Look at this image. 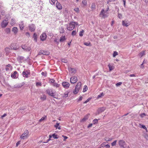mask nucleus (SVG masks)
<instances>
[{
    "mask_svg": "<svg viewBox=\"0 0 148 148\" xmlns=\"http://www.w3.org/2000/svg\"><path fill=\"white\" fill-rule=\"evenodd\" d=\"M77 23L74 22H71L69 25H66V28L69 31H71L75 28V24Z\"/></svg>",
    "mask_w": 148,
    "mask_h": 148,
    "instance_id": "obj_1",
    "label": "nucleus"
},
{
    "mask_svg": "<svg viewBox=\"0 0 148 148\" xmlns=\"http://www.w3.org/2000/svg\"><path fill=\"white\" fill-rule=\"evenodd\" d=\"M12 45H13V44H11V47L10 48H8V47L6 48L5 49V50L6 52V55L7 56H8L9 55V53L11 52V50L12 49L14 50H16L18 49L16 47H12L13 46Z\"/></svg>",
    "mask_w": 148,
    "mask_h": 148,
    "instance_id": "obj_2",
    "label": "nucleus"
},
{
    "mask_svg": "<svg viewBox=\"0 0 148 148\" xmlns=\"http://www.w3.org/2000/svg\"><path fill=\"white\" fill-rule=\"evenodd\" d=\"M29 132L27 130H25L21 136L20 138L23 139H26L28 137Z\"/></svg>",
    "mask_w": 148,
    "mask_h": 148,
    "instance_id": "obj_3",
    "label": "nucleus"
},
{
    "mask_svg": "<svg viewBox=\"0 0 148 148\" xmlns=\"http://www.w3.org/2000/svg\"><path fill=\"white\" fill-rule=\"evenodd\" d=\"M46 92L49 95L53 97L54 98H56V95L54 94L55 92H53L52 89H47L46 90Z\"/></svg>",
    "mask_w": 148,
    "mask_h": 148,
    "instance_id": "obj_4",
    "label": "nucleus"
},
{
    "mask_svg": "<svg viewBox=\"0 0 148 148\" xmlns=\"http://www.w3.org/2000/svg\"><path fill=\"white\" fill-rule=\"evenodd\" d=\"M119 145L122 147L125 148V142L123 140H120L119 141Z\"/></svg>",
    "mask_w": 148,
    "mask_h": 148,
    "instance_id": "obj_5",
    "label": "nucleus"
},
{
    "mask_svg": "<svg viewBox=\"0 0 148 148\" xmlns=\"http://www.w3.org/2000/svg\"><path fill=\"white\" fill-rule=\"evenodd\" d=\"M62 85L63 87L65 89H68L69 88L70 84L67 82H63L62 83Z\"/></svg>",
    "mask_w": 148,
    "mask_h": 148,
    "instance_id": "obj_6",
    "label": "nucleus"
},
{
    "mask_svg": "<svg viewBox=\"0 0 148 148\" xmlns=\"http://www.w3.org/2000/svg\"><path fill=\"white\" fill-rule=\"evenodd\" d=\"M77 80V77L75 76H73L70 78V82L72 84H74L76 83Z\"/></svg>",
    "mask_w": 148,
    "mask_h": 148,
    "instance_id": "obj_7",
    "label": "nucleus"
},
{
    "mask_svg": "<svg viewBox=\"0 0 148 148\" xmlns=\"http://www.w3.org/2000/svg\"><path fill=\"white\" fill-rule=\"evenodd\" d=\"M49 54V52L46 51L41 50L40 51L38 55L43 54L44 55H48Z\"/></svg>",
    "mask_w": 148,
    "mask_h": 148,
    "instance_id": "obj_8",
    "label": "nucleus"
},
{
    "mask_svg": "<svg viewBox=\"0 0 148 148\" xmlns=\"http://www.w3.org/2000/svg\"><path fill=\"white\" fill-rule=\"evenodd\" d=\"M68 69L70 73L72 74H74L76 73V70L75 69L69 67L68 68Z\"/></svg>",
    "mask_w": 148,
    "mask_h": 148,
    "instance_id": "obj_9",
    "label": "nucleus"
},
{
    "mask_svg": "<svg viewBox=\"0 0 148 148\" xmlns=\"http://www.w3.org/2000/svg\"><path fill=\"white\" fill-rule=\"evenodd\" d=\"M29 30L32 32L34 31L35 29V25L33 24L29 25Z\"/></svg>",
    "mask_w": 148,
    "mask_h": 148,
    "instance_id": "obj_10",
    "label": "nucleus"
},
{
    "mask_svg": "<svg viewBox=\"0 0 148 148\" xmlns=\"http://www.w3.org/2000/svg\"><path fill=\"white\" fill-rule=\"evenodd\" d=\"M47 35L45 33H43L40 36V39L42 41L45 40L46 38Z\"/></svg>",
    "mask_w": 148,
    "mask_h": 148,
    "instance_id": "obj_11",
    "label": "nucleus"
},
{
    "mask_svg": "<svg viewBox=\"0 0 148 148\" xmlns=\"http://www.w3.org/2000/svg\"><path fill=\"white\" fill-rule=\"evenodd\" d=\"M22 47L25 51H29L30 50L31 48L30 47H27L24 45H22Z\"/></svg>",
    "mask_w": 148,
    "mask_h": 148,
    "instance_id": "obj_12",
    "label": "nucleus"
},
{
    "mask_svg": "<svg viewBox=\"0 0 148 148\" xmlns=\"http://www.w3.org/2000/svg\"><path fill=\"white\" fill-rule=\"evenodd\" d=\"M106 109L105 107H102L99 108L97 110L98 113H101L103 112Z\"/></svg>",
    "mask_w": 148,
    "mask_h": 148,
    "instance_id": "obj_13",
    "label": "nucleus"
},
{
    "mask_svg": "<svg viewBox=\"0 0 148 148\" xmlns=\"http://www.w3.org/2000/svg\"><path fill=\"white\" fill-rule=\"evenodd\" d=\"M122 24L123 26L125 27H127L130 25V23H128V21H123Z\"/></svg>",
    "mask_w": 148,
    "mask_h": 148,
    "instance_id": "obj_14",
    "label": "nucleus"
},
{
    "mask_svg": "<svg viewBox=\"0 0 148 148\" xmlns=\"http://www.w3.org/2000/svg\"><path fill=\"white\" fill-rule=\"evenodd\" d=\"M81 82H79L77 83V85L76 86L75 88L79 90L81 88Z\"/></svg>",
    "mask_w": 148,
    "mask_h": 148,
    "instance_id": "obj_15",
    "label": "nucleus"
},
{
    "mask_svg": "<svg viewBox=\"0 0 148 148\" xmlns=\"http://www.w3.org/2000/svg\"><path fill=\"white\" fill-rule=\"evenodd\" d=\"M56 7L59 10H61L62 9V7L61 4L58 1L56 3Z\"/></svg>",
    "mask_w": 148,
    "mask_h": 148,
    "instance_id": "obj_16",
    "label": "nucleus"
},
{
    "mask_svg": "<svg viewBox=\"0 0 148 148\" xmlns=\"http://www.w3.org/2000/svg\"><path fill=\"white\" fill-rule=\"evenodd\" d=\"M8 22H5L3 21V22L1 23V26L2 28H4L6 27L8 25Z\"/></svg>",
    "mask_w": 148,
    "mask_h": 148,
    "instance_id": "obj_17",
    "label": "nucleus"
},
{
    "mask_svg": "<svg viewBox=\"0 0 148 148\" xmlns=\"http://www.w3.org/2000/svg\"><path fill=\"white\" fill-rule=\"evenodd\" d=\"M104 9H102L100 14V15H102V16L103 18H105V17H107V16L104 13Z\"/></svg>",
    "mask_w": 148,
    "mask_h": 148,
    "instance_id": "obj_18",
    "label": "nucleus"
},
{
    "mask_svg": "<svg viewBox=\"0 0 148 148\" xmlns=\"http://www.w3.org/2000/svg\"><path fill=\"white\" fill-rule=\"evenodd\" d=\"M24 59V57L22 56H19L17 58L18 60L21 63L23 61Z\"/></svg>",
    "mask_w": 148,
    "mask_h": 148,
    "instance_id": "obj_19",
    "label": "nucleus"
},
{
    "mask_svg": "<svg viewBox=\"0 0 148 148\" xmlns=\"http://www.w3.org/2000/svg\"><path fill=\"white\" fill-rule=\"evenodd\" d=\"M19 26L20 29L21 30H23L24 27V25L22 21L20 23Z\"/></svg>",
    "mask_w": 148,
    "mask_h": 148,
    "instance_id": "obj_20",
    "label": "nucleus"
},
{
    "mask_svg": "<svg viewBox=\"0 0 148 148\" xmlns=\"http://www.w3.org/2000/svg\"><path fill=\"white\" fill-rule=\"evenodd\" d=\"M51 138L53 137L54 139H57L59 137V136L58 134H53L52 135H51Z\"/></svg>",
    "mask_w": 148,
    "mask_h": 148,
    "instance_id": "obj_21",
    "label": "nucleus"
},
{
    "mask_svg": "<svg viewBox=\"0 0 148 148\" xmlns=\"http://www.w3.org/2000/svg\"><path fill=\"white\" fill-rule=\"evenodd\" d=\"M17 72L16 71L14 72V73H12L11 75V77H12L15 78L16 77V74H17Z\"/></svg>",
    "mask_w": 148,
    "mask_h": 148,
    "instance_id": "obj_22",
    "label": "nucleus"
},
{
    "mask_svg": "<svg viewBox=\"0 0 148 148\" xmlns=\"http://www.w3.org/2000/svg\"><path fill=\"white\" fill-rule=\"evenodd\" d=\"M29 74V73H26V72L25 71H23L22 73L23 76L26 77H28V75Z\"/></svg>",
    "mask_w": 148,
    "mask_h": 148,
    "instance_id": "obj_23",
    "label": "nucleus"
},
{
    "mask_svg": "<svg viewBox=\"0 0 148 148\" xmlns=\"http://www.w3.org/2000/svg\"><path fill=\"white\" fill-rule=\"evenodd\" d=\"M88 118V114L86 115L81 120V122H84Z\"/></svg>",
    "mask_w": 148,
    "mask_h": 148,
    "instance_id": "obj_24",
    "label": "nucleus"
},
{
    "mask_svg": "<svg viewBox=\"0 0 148 148\" xmlns=\"http://www.w3.org/2000/svg\"><path fill=\"white\" fill-rule=\"evenodd\" d=\"M33 38H34V40L35 42H36L37 41V35L36 33H34L33 35Z\"/></svg>",
    "mask_w": 148,
    "mask_h": 148,
    "instance_id": "obj_25",
    "label": "nucleus"
},
{
    "mask_svg": "<svg viewBox=\"0 0 148 148\" xmlns=\"http://www.w3.org/2000/svg\"><path fill=\"white\" fill-rule=\"evenodd\" d=\"M66 39L65 36H62L61 37L60 39V42H63Z\"/></svg>",
    "mask_w": 148,
    "mask_h": 148,
    "instance_id": "obj_26",
    "label": "nucleus"
},
{
    "mask_svg": "<svg viewBox=\"0 0 148 148\" xmlns=\"http://www.w3.org/2000/svg\"><path fill=\"white\" fill-rule=\"evenodd\" d=\"M18 29L17 27H14L12 28V31L15 34H16L18 32Z\"/></svg>",
    "mask_w": 148,
    "mask_h": 148,
    "instance_id": "obj_27",
    "label": "nucleus"
},
{
    "mask_svg": "<svg viewBox=\"0 0 148 148\" xmlns=\"http://www.w3.org/2000/svg\"><path fill=\"white\" fill-rule=\"evenodd\" d=\"M46 97L45 95H43L41 96L40 97V99L41 100L44 101L46 99Z\"/></svg>",
    "mask_w": 148,
    "mask_h": 148,
    "instance_id": "obj_28",
    "label": "nucleus"
},
{
    "mask_svg": "<svg viewBox=\"0 0 148 148\" xmlns=\"http://www.w3.org/2000/svg\"><path fill=\"white\" fill-rule=\"evenodd\" d=\"M69 93L68 92H65L63 95L62 97L65 98L67 97H68Z\"/></svg>",
    "mask_w": 148,
    "mask_h": 148,
    "instance_id": "obj_29",
    "label": "nucleus"
},
{
    "mask_svg": "<svg viewBox=\"0 0 148 148\" xmlns=\"http://www.w3.org/2000/svg\"><path fill=\"white\" fill-rule=\"evenodd\" d=\"M145 51H142L140 53L138 54V56L139 57L141 58L142 56H143L144 55H145Z\"/></svg>",
    "mask_w": 148,
    "mask_h": 148,
    "instance_id": "obj_30",
    "label": "nucleus"
},
{
    "mask_svg": "<svg viewBox=\"0 0 148 148\" xmlns=\"http://www.w3.org/2000/svg\"><path fill=\"white\" fill-rule=\"evenodd\" d=\"M65 32V30H64V28L62 27L60 28V33H64Z\"/></svg>",
    "mask_w": 148,
    "mask_h": 148,
    "instance_id": "obj_31",
    "label": "nucleus"
},
{
    "mask_svg": "<svg viewBox=\"0 0 148 148\" xmlns=\"http://www.w3.org/2000/svg\"><path fill=\"white\" fill-rule=\"evenodd\" d=\"M79 90L75 88V90L73 91V93L74 94H76L78 93Z\"/></svg>",
    "mask_w": 148,
    "mask_h": 148,
    "instance_id": "obj_32",
    "label": "nucleus"
},
{
    "mask_svg": "<svg viewBox=\"0 0 148 148\" xmlns=\"http://www.w3.org/2000/svg\"><path fill=\"white\" fill-rule=\"evenodd\" d=\"M110 71H112L114 69V67L113 65H108Z\"/></svg>",
    "mask_w": 148,
    "mask_h": 148,
    "instance_id": "obj_33",
    "label": "nucleus"
},
{
    "mask_svg": "<svg viewBox=\"0 0 148 148\" xmlns=\"http://www.w3.org/2000/svg\"><path fill=\"white\" fill-rule=\"evenodd\" d=\"M91 8L92 10H93L95 9V5L94 3H93L91 5Z\"/></svg>",
    "mask_w": 148,
    "mask_h": 148,
    "instance_id": "obj_34",
    "label": "nucleus"
},
{
    "mask_svg": "<svg viewBox=\"0 0 148 148\" xmlns=\"http://www.w3.org/2000/svg\"><path fill=\"white\" fill-rule=\"evenodd\" d=\"M105 140L106 141H110L112 140V139L108 137H106L104 138Z\"/></svg>",
    "mask_w": 148,
    "mask_h": 148,
    "instance_id": "obj_35",
    "label": "nucleus"
},
{
    "mask_svg": "<svg viewBox=\"0 0 148 148\" xmlns=\"http://www.w3.org/2000/svg\"><path fill=\"white\" fill-rule=\"evenodd\" d=\"M53 86H54L56 87H58L60 85L56 83H54L53 84Z\"/></svg>",
    "mask_w": 148,
    "mask_h": 148,
    "instance_id": "obj_36",
    "label": "nucleus"
},
{
    "mask_svg": "<svg viewBox=\"0 0 148 148\" xmlns=\"http://www.w3.org/2000/svg\"><path fill=\"white\" fill-rule=\"evenodd\" d=\"M104 95V94L103 93V92H102L98 96L97 98L99 99L100 98Z\"/></svg>",
    "mask_w": 148,
    "mask_h": 148,
    "instance_id": "obj_37",
    "label": "nucleus"
},
{
    "mask_svg": "<svg viewBox=\"0 0 148 148\" xmlns=\"http://www.w3.org/2000/svg\"><path fill=\"white\" fill-rule=\"evenodd\" d=\"M88 90V87L86 85H85L84 86L83 91L84 92H86Z\"/></svg>",
    "mask_w": 148,
    "mask_h": 148,
    "instance_id": "obj_38",
    "label": "nucleus"
},
{
    "mask_svg": "<svg viewBox=\"0 0 148 148\" xmlns=\"http://www.w3.org/2000/svg\"><path fill=\"white\" fill-rule=\"evenodd\" d=\"M47 117V116H44L43 117H42L41 119H40L39 121L40 122H41L42 121L45 120Z\"/></svg>",
    "mask_w": 148,
    "mask_h": 148,
    "instance_id": "obj_39",
    "label": "nucleus"
},
{
    "mask_svg": "<svg viewBox=\"0 0 148 148\" xmlns=\"http://www.w3.org/2000/svg\"><path fill=\"white\" fill-rule=\"evenodd\" d=\"M10 24L12 25H13L14 24V19L12 18V19Z\"/></svg>",
    "mask_w": 148,
    "mask_h": 148,
    "instance_id": "obj_40",
    "label": "nucleus"
},
{
    "mask_svg": "<svg viewBox=\"0 0 148 148\" xmlns=\"http://www.w3.org/2000/svg\"><path fill=\"white\" fill-rule=\"evenodd\" d=\"M84 44L86 46H89L90 45V43L89 42H84Z\"/></svg>",
    "mask_w": 148,
    "mask_h": 148,
    "instance_id": "obj_41",
    "label": "nucleus"
},
{
    "mask_svg": "<svg viewBox=\"0 0 148 148\" xmlns=\"http://www.w3.org/2000/svg\"><path fill=\"white\" fill-rule=\"evenodd\" d=\"M98 122V120L97 119H94L93 121V123L94 124L97 123Z\"/></svg>",
    "mask_w": 148,
    "mask_h": 148,
    "instance_id": "obj_42",
    "label": "nucleus"
},
{
    "mask_svg": "<svg viewBox=\"0 0 148 148\" xmlns=\"http://www.w3.org/2000/svg\"><path fill=\"white\" fill-rule=\"evenodd\" d=\"M41 83L40 82H36V86H41Z\"/></svg>",
    "mask_w": 148,
    "mask_h": 148,
    "instance_id": "obj_43",
    "label": "nucleus"
},
{
    "mask_svg": "<svg viewBox=\"0 0 148 148\" xmlns=\"http://www.w3.org/2000/svg\"><path fill=\"white\" fill-rule=\"evenodd\" d=\"M116 142H117V140H115L114 142H113L112 143H111L112 146H115L116 145Z\"/></svg>",
    "mask_w": 148,
    "mask_h": 148,
    "instance_id": "obj_44",
    "label": "nucleus"
},
{
    "mask_svg": "<svg viewBox=\"0 0 148 148\" xmlns=\"http://www.w3.org/2000/svg\"><path fill=\"white\" fill-rule=\"evenodd\" d=\"M84 32V31L83 30H82L81 31H80L79 32V36H82L83 35V33Z\"/></svg>",
    "mask_w": 148,
    "mask_h": 148,
    "instance_id": "obj_45",
    "label": "nucleus"
},
{
    "mask_svg": "<svg viewBox=\"0 0 148 148\" xmlns=\"http://www.w3.org/2000/svg\"><path fill=\"white\" fill-rule=\"evenodd\" d=\"M118 53L116 52V51H114V53L113 54V56L114 57H115L116 56L118 55Z\"/></svg>",
    "mask_w": 148,
    "mask_h": 148,
    "instance_id": "obj_46",
    "label": "nucleus"
},
{
    "mask_svg": "<svg viewBox=\"0 0 148 148\" xmlns=\"http://www.w3.org/2000/svg\"><path fill=\"white\" fill-rule=\"evenodd\" d=\"M82 3L84 5H86V0H83L82 1Z\"/></svg>",
    "mask_w": 148,
    "mask_h": 148,
    "instance_id": "obj_47",
    "label": "nucleus"
},
{
    "mask_svg": "<svg viewBox=\"0 0 148 148\" xmlns=\"http://www.w3.org/2000/svg\"><path fill=\"white\" fill-rule=\"evenodd\" d=\"M76 34V32L75 30H73L72 31L71 34L73 36L75 35Z\"/></svg>",
    "mask_w": 148,
    "mask_h": 148,
    "instance_id": "obj_48",
    "label": "nucleus"
},
{
    "mask_svg": "<svg viewBox=\"0 0 148 148\" xmlns=\"http://www.w3.org/2000/svg\"><path fill=\"white\" fill-rule=\"evenodd\" d=\"M91 99V98H88L86 101L84 102V103H87V102H89L90 100Z\"/></svg>",
    "mask_w": 148,
    "mask_h": 148,
    "instance_id": "obj_49",
    "label": "nucleus"
},
{
    "mask_svg": "<svg viewBox=\"0 0 148 148\" xmlns=\"http://www.w3.org/2000/svg\"><path fill=\"white\" fill-rule=\"evenodd\" d=\"M49 138L47 140V142H46V143H47L49 141L51 140H52L51 139V135H49Z\"/></svg>",
    "mask_w": 148,
    "mask_h": 148,
    "instance_id": "obj_50",
    "label": "nucleus"
},
{
    "mask_svg": "<svg viewBox=\"0 0 148 148\" xmlns=\"http://www.w3.org/2000/svg\"><path fill=\"white\" fill-rule=\"evenodd\" d=\"M51 2H52V3H51V4L52 5H53L55 4V1H57V0H51ZM49 2H50V0H49Z\"/></svg>",
    "mask_w": 148,
    "mask_h": 148,
    "instance_id": "obj_51",
    "label": "nucleus"
},
{
    "mask_svg": "<svg viewBox=\"0 0 148 148\" xmlns=\"http://www.w3.org/2000/svg\"><path fill=\"white\" fill-rule=\"evenodd\" d=\"M108 143L107 142H105L103 143L102 145V146L103 147V146L106 147L107 145V144Z\"/></svg>",
    "mask_w": 148,
    "mask_h": 148,
    "instance_id": "obj_52",
    "label": "nucleus"
},
{
    "mask_svg": "<svg viewBox=\"0 0 148 148\" xmlns=\"http://www.w3.org/2000/svg\"><path fill=\"white\" fill-rule=\"evenodd\" d=\"M55 82V80L53 79H51L49 81V82L51 83H54Z\"/></svg>",
    "mask_w": 148,
    "mask_h": 148,
    "instance_id": "obj_53",
    "label": "nucleus"
},
{
    "mask_svg": "<svg viewBox=\"0 0 148 148\" xmlns=\"http://www.w3.org/2000/svg\"><path fill=\"white\" fill-rule=\"evenodd\" d=\"M122 84V82H119L117 83L116 84V86H119L121 85Z\"/></svg>",
    "mask_w": 148,
    "mask_h": 148,
    "instance_id": "obj_54",
    "label": "nucleus"
},
{
    "mask_svg": "<svg viewBox=\"0 0 148 148\" xmlns=\"http://www.w3.org/2000/svg\"><path fill=\"white\" fill-rule=\"evenodd\" d=\"M146 115V114L144 113H142L140 115V116L142 118H143V117H144V116H145Z\"/></svg>",
    "mask_w": 148,
    "mask_h": 148,
    "instance_id": "obj_55",
    "label": "nucleus"
},
{
    "mask_svg": "<svg viewBox=\"0 0 148 148\" xmlns=\"http://www.w3.org/2000/svg\"><path fill=\"white\" fill-rule=\"evenodd\" d=\"M118 17L119 18H122V16L121 14L118 13Z\"/></svg>",
    "mask_w": 148,
    "mask_h": 148,
    "instance_id": "obj_56",
    "label": "nucleus"
},
{
    "mask_svg": "<svg viewBox=\"0 0 148 148\" xmlns=\"http://www.w3.org/2000/svg\"><path fill=\"white\" fill-rule=\"evenodd\" d=\"M47 73L46 72H42L41 73V74L42 75L44 76H46Z\"/></svg>",
    "mask_w": 148,
    "mask_h": 148,
    "instance_id": "obj_57",
    "label": "nucleus"
},
{
    "mask_svg": "<svg viewBox=\"0 0 148 148\" xmlns=\"http://www.w3.org/2000/svg\"><path fill=\"white\" fill-rule=\"evenodd\" d=\"M59 123H57L55 125V127H56V128H57L58 126H59Z\"/></svg>",
    "mask_w": 148,
    "mask_h": 148,
    "instance_id": "obj_58",
    "label": "nucleus"
},
{
    "mask_svg": "<svg viewBox=\"0 0 148 148\" xmlns=\"http://www.w3.org/2000/svg\"><path fill=\"white\" fill-rule=\"evenodd\" d=\"M1 13L2 15L3 16L5 15V12L4 11H3L1 12Z\"/></svg>",
    "mask_w": 148,
    "mask_h": 148,
    "instance_id": "obj_59",
    "label": "nucleus"
},
{
    "mask_svg": "<svg viewBox=\"0 0 148 148\" xmlns=\"http://www.w3.org/2000/svg\"><path fill=\"white\" fill-rule=\"evenodd\" d=\"M141 127L143 128L144 129H145V130L147 129L145 125H141Z\"/></svg>",
    "mask_w": 148,
    "mask_h": 148,
    "instance_id": "obj_60",
    "label": "nucleus"
},
{
    "mask_svg": "<svg viewBox=\"0 0 148 148\" xmlns=\"http://www.w3.org/2000/svg\"><path fill=\"white\" fill-rule=\"evenodd\" d=\"M61 61L62 62H64V63H66L67 62V60L64 59H62V60H61Z\"/></svg>",
    "mask_w": 148,
    "mask_h": 148,
    "instance_id": "obj_61",
    "label": "nucleus"
},
{
    "mask_svg": "<svg viewBox=\"0 0 148 148\" xmlns=\"http://www.w3.org/2000/svg\"><path fill=\"white\" fill-rule=\"evenodd\" d=\"M83 98V97L82 96H80L79 98L78 99V101H80L82 100Z\"/></svg>",
    "mask_w": 148,
    "mask_h": 148,
    "instance_id": "obj_62",
    "label": "nucleus"
},
{
    "mask_svg": "<svg viewBox=\"0 0 148 148\" xmlns=\"http://www.w3.org/2000/svg\"><path fill=\"white\" fill-rule=\"evenodd\" d=\"M62 136L64 138V140H65L66 139L68 138V137L66 136L62 135Z\"/></svg>",
    "mask_w": 148,
    "mask_h": 148,
    "instance_id": "obj_63",
    "label": "nucleus"
},
{
    "mask_svg": "<svg viewBox=\"0 0 148 148\" xmlns=\"http://www.w3.org/2000/svg\"><path fill=\"white\" fill-rule=\"evenodd\" d=\"M92 125V124L91 123L88 126V127L90 128L91 127Z\"/></svg>",
    "mask_w": 148,
    "mask_h": 148,
    "instance_id": "obj_64",
    "label": "nucleus"
}]
</instances>
